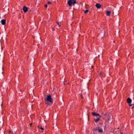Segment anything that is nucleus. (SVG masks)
Returning <instances> with one entry per match:
<instances>
[{
    "mask_svg": "<svg viewBox=\"0 0 134 134\" xmlns=\"http://www.w3.org/2000/svg\"><path fill=\"white\" fill-rule=\"evenodd\" d=\"M44 100L46 104L49 105L50 103L52 104L53 102V100L50 95L47 96L46 98H45Z\"/></svg>",
    "mask_w": 134,
    "mask_h": 134,
    "instance_id": "f257e3e1",
    "label": "nucleus"
},
{
    "mask_svg": "<svg viewBox=\"0 0 134 134\" xmlns=\"http://www.w3.org/2000/svg\"><path fill=\"white\" fill-rule=\"evenodd\" d=\"M76 3V0H69L68 2V4L70 6L72 5H74Z\"/></svg>",
    "mask_w": 134,
    "mask_h": 134,
    "instance_id": "f03ea898",
    "label": "nucleus"
},
{
    "mask_svg": "<svg viewBox=\"0 0 134 134\" xmlns=\"http://www.w3.org/2000/svg\"><path fill=\"white\" fill-rule=\"evenodd\" d=\"M92 114L94 116H99L100 117V118H101L102 117V116L99 115V114H97L95 112H93Z\"/></svg>",
    "mask_w": 134,
    "mask_h": 134,
    "instance_id": "7ed1b4c3",
    "label": "nucleus"
},
{
    "mask_svg": "<svg viewBox=\"0 0 134 134\" xmlns=\"http://www.w3.org/2000/svg\"><path fill=\"white\" fill-rule=\"evenodd\" d=\"M28 8L26 6H24L23 8V10L24 12H26L27 11Z\"/></svg>",
    "mask_w": 134,
    "mask_h": 134,
    "instance_id": "20e7f679",
    "label": "nucleus"
},
{
    "mask_svg": "<svg viewBox=\"0 0 134 134\" xmlns=\"http://www.w3.org/2000/svg\"><path fill=\"white\" fill-rule=\"evenodd\" d=\"M96 7L98 9L100 8L101 7V5L99 3H97L96 4Z\"/></svg>",
    "mask_w": 134,
    "mask_h": 134,
    "instance_id": "39448f33",
    "label": "nucleus"
},
{
    "mask_svg": "<svg viewBox=\"0 0 134 134\" xmlns=\"http://www.w3.org/2000/svg\"><path fill=\"white\" fill-rule=\"evenodd\" d=\"M5 20L3 19L1 21V23L2 25H4L5 24Z\"/></svg>",
    "mask_w": 134,
    "mask_h": 134,
    "instance_id": "423d86ee",
    "label": "nucleus"
},
{
    "mask_svg": "<svg viewBox=\"0 0 134 134\" xmlns=\"http://www.w3.org/2000/svg\"><path fill=\"white\" fill-rule=\"evenodd\" d=\"M127 101L128 103L130 104L132 102V100L130 98H128L127 99Z\"/></svg>",
    "mask_w": 134,
    "mask_h": 134,
    "instance_id": "0eeeda50",
    "label": "nucleus"
},
{
    "mask_svg": "<svg viewBox=\"0 0 134 134\" xmlns=\"http://www.w3.org/2000/svg\"><path fill=\"white\" fill-rule=\"evenodd\" d=\"M111 12L110 11H107L106 12L107 15L108 16H109Z\"/></svg>",
    "mask_w": 134,
    "mask_h": 134,
    "instance_id": "6e6552de",
    "label": "nucleus"
},
{
    "mask_svg": "<svg viewBox=\"0 0 134 134\" xmlns=\"http://www.w3.org/2000/svg\"><path fill=\"white\" fill-rule=\"evenodd\" d=\"M100 117L99 116V117H98L97 118V119H94V120L95 122L96 123H97V122L100 119Z\"/></svg>",
    "mask_w": 134,
    "mask_h": 134,
    "instance_id": "1a4fd4ad",
    "label": "nucleus"
},
{
    "mask_svg": "<svg viewBox=\"0 0 134 134\" xmlns=\"http://www.w3.org/2000/svg\"><path fill=\"white\" fill-rule=\"evenodd\" d=\"M98 132L100 133H102L103 132V130L102 128L100 129L99 128H98Z\"/></svg>",
    "mask_w": 134,
    "mask_h": 134,
    "instance_id": "9d476101",
    "label": "nucleus"
},
{
    "mask_svg": "<svg viewBox=\"0 0 134 134\" xmlns=\"http://www.w3.org/2000/svg\"><path fill=\"white\" fill-rule=\"evenodd\" d=\"M88 11L89 10H85L84 12V14H86L88 12Z\"/></svg>",
    "mask_w": 134,
    "mask_h": 134,
    "instance_id": "9b49d317",
    "label": "nucleus"
},
{
    "mask_svg": "<svg viewBox=\"0 0 134 134\" xmlns=\"http://www.w3.org/2000/svg\"><path fill=\"white\" fill-rule=\"evenodd\" d=\"M110 117L109 116V117H108V118H107V119H108V121L110 120Z\"/></svg>",
    "mask_w": 134,
    "mask_h": 134,
    "instance_id": "f8f14e48",
    "label": "nucleus"
},
{
    "mask_svg": "<svg viewBox=\"0 0 134 134\" xmlns=\"http://www.w3.org/2000/svg\"><path fill=\"white\" fill-rule=\"evenodd\" d=\"M47 3L48 4H50L51 3V2L50 1H48L47 2Z\"/></svg>",
    "mask_w": 134,
    "mask_h": 134,
    "instance_id": "ddd939ff",
    "label": "nucleus"
},
{
    "mask_svg": "<svg viewBox=\"0 0 134 134\" xmlns=\"http://www.w3.org/2000/svg\"><path fill=\"white\" fill-rule=\"evenodd\" d=\"M99 75L100 76L102 77V73H100L99 74Z\"/></svg>",
    "mask_w": 134,
    "mask_h": 134,
    "instance_id": "4468645a",
    "label": "nucleus"
},
{
    "mask_svg": "<svg viewBox=\"0 0 134 134\" xmlns=\"http://www.w3.org/2000/svg\"><path fill=\"white\" fill-rule=\"evenodd\" d=\"M133 105V104H129V106H132Z\"/></svg>",
    "mask_w": 134,
    "mask_h": 134,
    "instance_id": "2eb2a0df",
    "label": "nucleus"
},
{
    "mask_svg": "<svg viewBox=\"0 0 134 134\" xmlns=\"http://www.w3.org/2000/svg\"><path fill=\"white\" fill-rule=\"evenodd\" d=\"M47 4H45L44 5V7H45V8H47Z\"/></svg>",
    "mask_w": 134,
    "mask_h": 134,
    "instance_id": "dca6fc26",
    "label": "nucleus"
},
{
    "mask_svg": "<svg viewBox=\"0 0 134 134\" xmlns=\"http://www.w3.org/2000/svg\"><path fill=\"white\" fill-rule=\"evenodd\" d=\"M39 128H40L42 130H43L44 129L43 128H42V127H39Z\"/></svg>",
    "mask_w": 134,
    "mask_h": 134,
    "instance_id": "f3484780",
    "label": "nucleus"
},
{
    "mask_svg": "<svg viewBox=\"0 0 134 134\" xmlns=\"http://www.w3.org/2000/svg\"><path fill=\"white\" fill-rule=\"evenodd\" d=\"M56 23H57V24L58 25L59 24V23L58 22H57Z\"/></svg>",
    "mask_w": 134,
    "mask_h": 134,
    "instance_id": "a211bd4d",
    "label": "nucleus"
},
{
    "mask_svg": "<svg viewBox=\"0 0 134 134\" xmlns=\"http://www.w3.org/2000/svg\"><path fill=\"white\" fill-rule=\"evenodd\" d=\"M134 108V105L132 107V108L133 109V108Z\"/></svg>",
    "mask_w": 134,
    "mask_h": 134,
    "instance_id": "6ab92c4d",
    "label": "nucleus"
},
{
    "mask_svg": "<svg viewBox=\"0 0 134 134\" xmlns=\"http://www.w3.org/2000/svg\"><path fill=\"white\" fill-rule=\"evenodd\" d=\"M58 25L59 27L61 26V25H59V24Z\"/></svg>",
    "mask_w": 134,
    "mask_h": 134,
    "instance_id": "aec40b11",
    "label": "nucleus"
},
{
    "mask_svg": "<svg viewBox=\"0 0 134 134\" xmlns=\"http://www.w3.org/2000/svg\"><path fill=\"white\" fill-rule=\"evenodd\" d=\"M9 132L10 133L11 132V131H10H10H9Z\"/></svg>",
    "mask_w": 134,
    "mask_h": 134,
    "instance_id": "412c9836",
    "label": "nucleus"
},
{
    "mask_svg": "<svg viewBox=\"0 0 134 134\" xmlns=\"http://www.w3.org/2000/svg\"><path fill=\"white\" fill-rule=\"evenodd\" d=\"M121 134H123V133H121Z\"/></svg>",
    "mask_w": 134,
    "mask_h": 134,
    "instance_id": "4be33fe9",
    "label": "nucleus"
}]
</instances>
